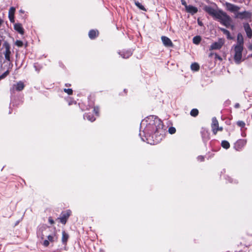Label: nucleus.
<instances>
[{
	"label": "nucleus",
	"mask_w": 252,
	"mask_h": 252,
	"mask_svg": "<svg viewBox=\"0 0 252 252\" xmlns=\"http://www.w3.org/2000/svg\"><path fill=\"white\" fill-rule=\"evenodd\" d=\"M168 131L170 134H174L176 132V129L173 127H170L168 129Z\"/></svg>",
	"instance_id": "obj_29"
},
{
	"label": "nucleus",
	"mask_w": 252,
	"mask_h": 252,
	"mask_svg": "<svg viewBox=\"0 0 252 252\" xmlns=\"http://www.w3.org/2000/svg\"><path fill=\"white\" fill-rule=\"evenodd\" d=\"M245 31L248 37L251 38L252 37V31L249 24L246 23L244 25Z\"/></svg>",
	"instance_id": "obj_12"
},
{
	"label": "nucleus",
	"mask_w": 252,
	"mask_h": 252,
	"mask_svg": "<svg viewBox=\"0 0 252 252\" xmlns=\"http://www.w3.org/2000/svg\"><path fill=\"white\" fill-rule=\"evenodd\" d=\"M198 24H199V25H200V26H202V23H201V22H200V21H198Z\"/></svg>",
	"instance_id": "obj_42"
},
{
	"label": "nucleus",
	"mask_w": 252,
	"mask_h": 252,
	"mask_svg": "<svg viewBox=\"0 0 252 252\" xmlns=\"http://www.w3.org/2000/svg\"><path fill=\"white\" fill-rule=\"evenodd\" d=\"M135 4L139 9H140L142 10H144V11H146V9H145V7H144V6L142 5L140 2H139L138 1H135Z\"/></svg>",
	"instance_id": "obj_24"
},
{
	"label": "nucleus",
	"mask_w": 252,
	"mask_h": 252,
	"mask_svg": "<svg viewBox=\"0 0 252 252\" xmlns=\"http://www.w3.org/2000/svg\"><path fill=\"white\" fill-rule=\"evenodd\" d=\"M3 46H4L5 48V51L4 52V56L6 60L9 61L10 60V55L11 53L10 48V47L9 45V44L5 42H4Z\"/></svg>",
	"instance_id": "obj_9"
},
{
	"label": "nucleus",
	"mask_w": 252,
	"mask_h": 252,
	"mask_svg": "<svg viewBox=\"0 0 252 252\" xmlns=\"http://www.w3.org/2000/svg\"><path fill=\"white\" fill-rule=\"evenodd\" d=\"M48 221L49 222V223L51 224H53L54 223V220L52 219L51 217H49V219H48Z\"/></svg>",
	"instance_id": "obj_36"
},
{
	"label": "nucleus",
	"mask_w": 252,
	"mask_h": 252,
	"mask_svg": "<svg viewBox=\"0 0 252 252\" xmlns=\"http://www.w3.org/2000/svg\"><path fill=\"white\" fill-rule=\"evenodd\" d=\"M239 143H242L243 144H244L245 142L244 141H240Z\"/></svg>",
	"instance_id": "obj_43"
},
{
	"label": "nucleus",
	"mask_w": 252,
	"mask_h": 252,
	"mask_svg": "<svg viewBox=\"0 0 252 252\" xmlns=\"http://www.w3.org/2000/svg\"><path fill=\"white\" fill-rule=\"evenodd\" d=\"M150 122V124L154 125L156 128V131L159 132L160 129L163 128V125L161 121L158 117L154 116H151L148 118Z\"/></svg>",
	"instance_id": "obj_2"
},
{
	"label": "nucleus",
	"mask_w": 252,
	"mask_h": 252,
	"mask_svg": "<svg viewBox=\"0 0 252 252\" xmlns=\"http://www.w3.org/2000/svg\"><path fill=\"white\" fill-rule=\"evenodd\" d=\"M70 214L71 211L70 210H67L65 212H63L62 213L61 217L59 218L61 222L63 224H65Z\"/></svg>",
	"instance_id": "obj_8"
},
{
	"label": "nucleus",
	"mask_w": 252,
	"mask_h": 252,
	"mask_svg": "<svg viewBox=\"0 0 252 252\" xmlns=\"http://www.w3.org/2000/svg\"><path fill=\"white\" fill-rule=\"evenodd\" d=\"M225 6L227 10L230 11L231 12H234L235 14L240 10V7L234 5L233 4L226 2L225 3Z\"/></svg>",
	"instance_id": "obj_7"
},
{
	"label": "nucleus",
	"mask_w": 252,
	"mask_h": 252,
	"mask_svg": "<svg viewBox=\"0 0 252 252\" xmlns=\"http://www.w3.org/2000/svg\"><path fill=\"white\" fill-rule=\"evenodd\" d=\"M237 125H238V126H240L241 127H243L245 126V123L243 121H241L237 122Z\"/></svg>",
	"instance_id": "obj_31"
},
{
	"label": "nucleus",
	"mask_w": 252,
	"mask_h": 252,
	"mask_svg": "<svg viewBox=\"0 0 252 252\" xmlns=\"http://www.w3.org/2000/svg\"><path fill=\"white\" fill-rule=\"evenodd\" d=\"M190 68L193 71H198L199 69V65L197 63H194L191 64Z\"/></svg>",
	"instance_id": "obj_20"
},
{
	"label": "nucleus",
	"mask_w": 252,
	"mask_h": 252,
	"mask_svg": "<svg viewBox=\"0 0 252 252\" xmlns=\"http://www.w3.org/2000/svg\"><path fill=\"white\" fill-rule=\"evenodd\" d=\"M9 73V71L7 70L3 74H2L1 76H0V79H3L5 78Z\"/></svg>",
	"instance_id": "obj_33"
},
{
	"label": "nucleus",
	"mask_w": 252,
	"mask_h": 252,
	"mask_svg": "<svg viewBox=\"0 0 252 252\" xmlns=\"http://www.w3.org/2000/svg\"><path fill=\"white\" fill-rule=\"evenodd\" d=\"M224 43V40L220 38L217 42L213 43L210 46V50H218L221 48Z\"/></svg>",
	"instance_id": "obj_4"
},
{
	"label": "nucleus",
	"mask_w": 252,
	"mask_h": 252,
	"mask_svg": "<svg viewBox=\"0 0 252 252\" xmlns=\"http://www.w3.org/2000/svg\"><path fill=\"white\" fill-rule=\"evenodd\" d=\"M239 106H240V105H239V103H236V104H235V108H239Z\"/></svg>",
	"instance_id": "obj_39"
},
{
	"label": "nucleus",
	"mask_w": 252,
	"mask_h": 252,
	"mask_svg": "<svg viewBox=\"0 0 252 252\" xmlns=\"http://www.w3.org/2000/svg\"><path fill=\"white\" fill-rule=\"evenodd\" d=\"M234 48V60L236 63L240 64L242 58V51H243L244 47L239 46H233Z\"/></svg>",
	"instance_id": "obj_1"
},
{
	"label": "nucleus",
	"mask_w": 252,
	"mask_h": 252,
	"mask_svg": "<svg viewBox=\"0 0 252 252\" xmlns=\"http://www.w3.org/2000/svg\"><path fill=\"white\" fill-rule=\"evenodd\" d=\"M161 40L164 46L166 47H172L173 45L171 40L167 37L164 36H162Z\"/></svg>",
	"instance_id": "obj_10"
},
{
	"label": "nucleus",
	"mask_w": 252,
	"mask_h": 252,
	"mask_svg": "<svg viewBox=\"0 0 252 252\" xmlns=\"http://www.w3.org/2000/svg\"><path fill=\"white\" fill-rule=\"evenodd\" d=\"M14 29L21 34H23L24 33V30L22 27V26L20 24H15L14 25Z\"/></svg>",
	"instance_id": "obj_14"
},
{
	"label": "nucleus",
	"mask_w": 252,
	"mask_h": 252,
	"mask_svg": "<svg viewBox=\"0 0 252 252\" xmlns=\"http://www.w3.org/2000/svg\"><path fill=\"white\" fill-rule=\"evenodd\" d=\"M98 35V32L94 30H91L89 33V37L91 39H93Z\"/></svg>",
	"instance_id": "obj_18"
},
{
	"label": "nucleus",
	"mask_w": 252,
	"mask_h": 252,
	"mask_svg": "<svg viewBox=\"0 0 252 252\" xmlns=\"http://www.w3.org/2000/svg\"><path fill=\"white\" fill-rule=\"evenodd\" d=\"M234 46H239L244 47V39L241 33H238L237 37V43Z\"/></svg>",
	"instance_id": "obj_11"
},
{
	"label": "nucleus",
	"mask_w": 252,
	"mask_h": 252,
	"mask_svg": "<svg viewBox=\"0 0 252 252\" xmlns=\"http://www.w3.org/2000/svg\"><path fill=\"white\" fill-rule=\"evenodd\" d=\"M54 236L53 235H49L47 237V240L49 241V242H53L54 241Z\"/></svg>",
	"instance_id": "obj_32"
},
{
	"label": "nucleus",
	"mask_w": 252,
	"mask_h": 252,
	"mask_svg": "<svg viewBox=\"0 0 252 252\" xmlns=\"http://www.w3.org/2000/svg\"><path fill=\"white\" fill-rule=\"evenodd\" d=\"M15 45L18 47H22L23 45V42L21 40H17L15 42Z\"/></svg>",
	"instance_id": "obj_30"
},
{
	"label": "nucleus",
	"mask_w": 252,
	"mask_h": 252,
	"mask_svg": "<svg viewBox=\"0 0 252 252\" xmlns=\"http://www.w3.org/2000/svg\"><path fill=\"white\" fill-rule=\"evenodd\" d=\"M3 22V20L0 18V26H1Z\"/></svg>",
	"instance_id": "obj_40"
},
{
	"label": "nucleus",
	"mask_w": 252,
	"mask_h": 252,
	"mask_svg": "<svg viewBox=\"0 0 252 252\" xmlns=\"http://www.w3.org/2000/svg\"><path fill=\"white\" fill-rule=\"evenodd\" d=\"M68 235L64 231L62 232V241L63 243H66L68 239Z\"/></svg>",
	"instance_id": "obj_17"
},
{
	"label": "nucleus",
	"mask_w": 252,
	"mask_h": 252,
	"mask_svg": "<svg viewBox=\"0 0 252 252\" xmlns=\"http://www.w3.org/2000/svg\"><path fill=\"white\" fill-rule=\"evenodd\" d=\"M201 38L200 36H196L193 38V43L195 44H198L201 41Z\"/></svg>",
	"instance_id": "obj_21"
},
{
	"label": "nucleus",
	"mask_w": 252,
	"mask_h": 252,
	"mask_svg": "<svg viewBox=\"0 0 252 252\" xmlns=\"http://www.w3.org/2000/svg\"><path fill=\"white\" fill-rule=\"evenodd\" d=\"M98 110L99 109L97 107H94V111L96 115H98Z\"/></svg>",
	"instance_id": "obj_37"
},
{
	"label": "nucleus",
	"mask_w": 252,
	"mask_h": 252,
	"mask_svg": "<svg viewBox=\"0 0 252 252\" xmlns=\"http://www.w3.org/2000/svg\"><path fill=\"white\" fill-rule=\"evenodd\" d=\"M198 159L200 161H203L204 160V157L203 156H199L198 157Z\"/></svg>",
	"instance_id": "obj_38"
},
{
	"label": "nucleus",
	"mask_w": 252,
	"mask_h": 252,
	"mask_svg": "<svg viewBox=\"0 0 252 252\" xmlns=\"http://www.w3.org/2000/svg\"><path fill=\"white\" fill-rule=\"evenodd\" d=\"M220 20L221 23L226 27H229L231 25V19L226 14L222 15L220 18Z\"/></svg>",
	"instance_id": "obj_6"
},
{
	"label": "nucleus",
	"mask_w": 252,
	"mask_h": 252,
	"mask_svg": "<svg viewBox=\"0 0 252 252\" xmlns=\"http://www.w3.org/2000/svg\"><path fill=\"white\" fill-rule=\"evenodd\" d=\"M15 88L16 90L18 91H22L24 88V84L23 82L20 81L17 84L14 85L13 88Z\"/></svg>",
	"instance_id": "obj_16"
},
{
	"label": "nucleus",
	"mask_w": 252,
	"mask_h": 252,
	"mask_svg": "<svg viewBox=\"0 0 252 252\" xmlns=\"http://www.w3.org/2000/svg\"><path fill=\"white\" fill-rule=\"evenodd\" d=\"M205 10L207 12L210 14H214V10L210 7H205Z\"/></svg>",
	"instance_id": "obj_28"
},
{
	"label": "nucleus",
	"mask_w": 252,
	"mask_h": 252,
	"mask_svg": "<svg viewBox=\"0 0 252 252\" xmlns=\"http://www.w3.org/2000/svg\"><path fill=\"white\" fill-rule=\"evenodd\" d=\"M220 30L223 32V33L227 36V38L229 39H232V37L230 35V33L229 32L223 28H220Z\"/></svg>",
	"instance_id": "obj_19"
},
{
	"label": "nucleus",
	"mask_w": 252,
	"mask_h": 252,
	"mask_svg": "<svg viewBox=\"0 0 252 252\" xmlns=\"http://www.w3.org/2000/svg\"><path fill=\"white\" fill-rule=\"evenodd\" d=\"M181 3L182 5L185 6L186 9L187 8L188 6H189V5H187L186 1L184 0H181Z\"/></svg>",
	"instance_id": "obj_35"
},
{
	"label": "nucleus",
	"mask_w": 252,
	"mask_h": 252,
	"mask_svg": "<svg viewBox=\"0 0 252 252\" xmlns=\"http://www.w3.org/2000/svg\"><path fill=\"white\" fill-rule=\"evenodd\" d=\"M85 117H86L87 119L91 122H94L95 119L93 116H91L89 114H86Z\"/></svg>",
	"instance_id": "obj_25"
},
{
	"label": "nucleus",
	"mask_w": 252,
	"mask_h": 252,
	"mask_svg": "<svg viewBox=\"0 0 252 252\" xmlns=\"http://www.w3.org/2000/svg\"><path fill=\"white\" fill-rule=\"evenodd\" d=\"M249 49L251 50H252V45H251L249 46Z\"/></svg>",
	"instance_id": "obj_41"
},
{
	"label": "nucleus",
	"mask_w": 252,
	"mask_h": 252,
	"mask_svg": "<svg viewBox=\"0 0 252 252\" xmlns=\"http://www.w3.org/2000/svg\"><path fill=\"white\" fill-rule=\"evenodd\" d=\"M15 11V8L13 7H10L9 10L8 17H9V19L10 21L11 22H14V14Z\"/></svg>",
	"instance_id": "obj_13"
},
{
	"label": "nucleus",
	"mask_w": 252,
	"mask_h": 252,
	"mask_svg": "<svg viewBox=\"0 0 252 252\" xmlns=\"http://www.w3.org/2000/svg\"><path fill=\"white\" fill-rule=\"evenodd\" d=\"M63 91L69 95L72 94L73 93V91L71 89H64Z\"/></svg>",
	"instance_id": "obj_27"
},
{
	"label": "nucleus",
	"mask_w": 252,
	"mask_h": 252,
	"mask_svg": "<svg viewBox=\"0 0 252 252\" xmlns=\"http://www.w3.org/2000/svg\"><path fill=\"white\" fill-rule=\"evenodd\" d=\"M190 114L192 116L196 117L198 114V111L197 109H193L190 111Z\"/></svg>",
	"instance_id": "obj_23"
},
{
	"label": "nucleus",
	"mask_w": 252,
	"mask_h": 252,
	"mask_svg": "<svg viewBox=\"0 0 252 252\" xmlns=\"http://www.w3.org/2000/svg\"><path fill=\"white\" fill-rule=\"evenodd\" d=\"M211 127L214 134H216L218 131H222L223 129L222 127L219 126V122L215 117L212 118Z\"/></svg>",
	"instance_id": "obj_3"
},
{
	"label": "nucleus",
	"mask_w": 252,
	"mask_h": 252,
	"mask_svg": "<svg viewBox=\"0 0 252 252\" xmlns=\"http://www.w3.org/2000/svg\"><path fill=\"white\" fill-rule=\"evenodd\" d=\"M221 146L223 148L227 149L229 148L230 144L228 141L224 140L221 142Z\"/></svg>",
	"instance_id": "obj_22"
},
{
	"label": "nucleus",
	"mask_w": 252,
	"mask_h": 252,
	"mask_svg": "<svg viewBox=\"0 0 252 252\" xmlns=\"http://www.w3.org/2000/svg\"><path fill=\"white\" fill-rule=\"evenodd\" d=\"M43 245L45 246V247H47L49 246V241L48 240H45L44 241L43 243Z\"/></svg>",
	"instance_id": "obj_34"
},
{
	"label": "nucleus",
	"mask_w": 252,
	"mask_h": 252,
	"mask_svg": "<svg viewBox=\"0 0 252 252\" xmlns=\"http://www.w3.org/2000/svg\"><path fill=\"white\" fill-rule=\"evenodd\" d=\"M132 53L130 51H126V53H125L123 56V58H129L131 55Z\"/></svg>",
	"instance_id": "obj_26"
},
{
	"label": "nucleus",
	"mask_w": 252,
	"mask_h": 252,
	"mask_svg": "<svg viewBox=\"0 0 252 252\" xmlns=\"http://www.w3.org/2000/svg\"><path fill=\"white\" fill-rule=\"evenodd\" d=\"M251 13L247 11H244L242 12H237L235 13V18H239L240 19H248L250 18L251 17Z\"/></svg>",
	"instance_id": "obj_5"
},
{
	"label": "nucleus",
	"mask_w": 252,
	"mask_h": 252,
	"mask_svg": "<svg viewBox=\"0 0 252 252\" xmlns=\"http://www.w3.org/2000/svg\"><path fill=\"white\" fill-rule=\"evenodd\" d=\"M186 10L188 12L190 13L191 14L196 13L198 11V9L196 7L192 5H189Z\"/></svg>",
	"instance_id": "obj_15"
}]
</instances>
